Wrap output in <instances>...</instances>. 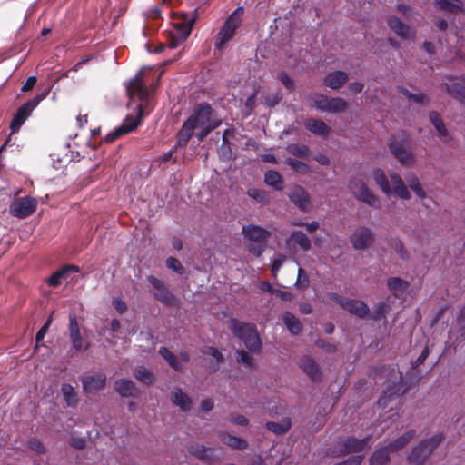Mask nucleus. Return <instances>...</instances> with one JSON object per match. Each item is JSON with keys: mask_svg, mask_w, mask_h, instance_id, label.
Masks as SVG:
<instances>
[{"mask_svg": "<svg viewBox=\"0 0 465 465\" xmlns=\"http://www.w3.org/2000/svg\"><path fill=\"white\" fill-rule=\"evenodd\" d=\"M304 126L312 134L320 136H328L331 128L322 120L308 118L304 121Z\"/></svg>", "mask_w": 465, "mask_h": 465, "instance_id": "nucleus-24", "label": "nucleus"}, {"mask_svg": "<svg viewBox=\"0 0 465 465\" xmlns=\"http://www.w3.org/2000/svg\"><path fill=\"white\" fill-rule=\"evenodd\" d=\"M282 99V96L280 92L267 94L264 95L263 103L268 107H274L277 105Z\"/></svg>", "mask_w": 465, "mask_h": 465, "instance_id": "nucleus-51", "label": "nucleus"}, {"mask_svg": "<svg viewBox=\"0 0 465 465\" xmlns=\"http://www.w3.org/2000/svg\"><path fill=\"white\" fill-rule=\"evenodd\" d=\"M235 359L239 364L252 370L255 367V361L252 355L243 349H238L235 351Z\"/></svg>", "mask_w": 465, "mask_h": 465, "instance_id": "nucleus-40", "label": "nucleus"}, {"mask_svg": "<svg viewBox=\"0 0 465 465\" xmlns=\"http://www.w3.org/2000/svg\"><path fill=\"white\" fill-rule=\"evenodd\" d=\"M61 392L66 405L70 408H76L79 399L74 388L69 383H63L61 386Z\"/></svg>", "mask_w": 465, "mask_h": 465, "instance_id": "nucleus-34", "label": "nucleus"}, {"mask_svg": "<svg viewBox=\"0 0 465 465\" xmlns=\"http://www.w3.org/2000/svg\"><path fill=\"white\" fill-rule=\"evenodd\" d=\"M113 306L120 314L127 311V305L121 298H114Z\"/></svg>", "mask_w": 465, "mask_h": 465, "instance_id": "nucleus-63", "label": "nucleus"}, {"mask_svg": "<svg viewBox=\"0 0 465 465\" xmlns=\"http://www.w3.org/2000/svg\"><path fill=\"white\" fill-rule=\"evenodd\" d=\"M348 78L347 73L341 70H336L329 73L324 77L323 84L325 86L336 90L341 87L348 81Z\"/></svg>", "mask_w": 465, "mask_h": 465, "instance_id": "nucleus-22", "label": "nucleus"}, {"mask_svg": "<svg viewBox=\"0 0 465 465\" xmlns=\"http://www.w3.org/2000/svg\"><path fill=\"white\" fill-rule=\"evenodd\" d=\"M353 196L359 202H361L370 207L380 208L381 202L379 198L370 190L368 185L361 179L351 178L348 184Z\"/></svg>", "mask_w": 465, "mask_h": 465, "instance_id": "nucleus-8", "label": "nucleus"}, {"mask_svg": "<svg viewBox=\"0 0 465 465\" xmlns=\"http://www.w3.org/2000/svg\"><path fill=\"white\" fill-rule=\"evenodd\" d=\"M364 450L360 439L355 437H348L342 442L339 450L340 456H344L351 453L361 452Z\"/></svg>", "mask_w": 465, "mask_h": 465, "instance_id": "nucleus-25", "label": "nucleus"}, {"mask_svg": "<svg viewBox=\"0 0 465 465\" xmlns=\"http://www.w3.org/2000/svg\"><path fill=\"white\" fill-rule=\"evenodd\" d=\"M387 286L396 298H401L408 290L409 282L400 277H391Z\"/></svg>", "mask_w": 465, "mask_h": 465, "instance_id": "nucleus-27", "label": "nucleus"}, {"mask_svg": "<svg viewBox=\"0 0 465 465\" xmlns=\"http://www.w3.org/2000/svg\"><path fill=\"white\" fill-rule=\"evenodd\" d=\"M279 80L289 91L294 89V81L286 72L282 71L279 74Z\"/></svg>", "mask_w": 465, "mask_h": 465, "instance_id": "nucleus-57", "label": "nucleus"}, {"mask_svg": "<svg viewBox=\"0 0 465 465\" xmlns=\"http://www.w3.org/2000/svg\"><path fill=\"white\" fill-rule=\"evenodd\" d=\"M435 6L445 13L457 15L464 13V4L461 0H435Z\"/></svg>", "mask_w": 465, "mask_h": 465, "instance_id": "nucleus-23", "label": "nucleus"}, {"mask_svg": "<svg viewBox=\"0 0 465 465\" xmlns=\"http://www.w3.org/2000/svg\"><path fill=\"white\" fill-rule=\"evenodd\" d=\"M167 43L170 48H176L183 42H180V37L178 35L176 36L174 33L170 32L167 37Z\"/></svg>", "mask_w": 465, "mask_h": 465, "instance_id": "nucleus-64", "label": "nucleus"}, {"mask_svg": "<svg viewBox=\"0 0 465 465\" xmlns=\"http://www.w3.org/2000/svg\"><path fill=\"white\" fill-rule=\"evenodd\" d=\"M166 267L178 274L184 273V267L182 265L181 262L174 257H169L166 259Z\"/></svg>", "mask_w": 465, "mask_h": 465, "instance_id": "nucleus-49", "label": "nucleus"}, {"mask_svg": "<svg viewBox=\"0 0 465 465\" xmlns=\"http://www.w3.org/2000/svg\"><path fill=\"white\" fill-rule=\"evenodd\" d=\"M141 74V72H139L129 81L126 87L128 97L134 99L136 96L140 101V104L136 107L137 114L135 116L127 115L121 126L107 134L104 139V143H113L124 134L134 131L140 124L144 115L148 114L146 110L149 104L150 92L147 85L143 81Z\"/></svg>", "mask_w": 465, "mask_h": 465, "instance_id": "nucleus-2", "label": "nucleus"}, {"mask_svg": "<svg viewBox=\"0 0 465 465\" xmlns=\"http://www.w3.org/2000/svg\"><path fill=\"white\" fill-rule=\"evenodd\" d=\"M285 163L292 168L296 173H307L310 172V167L308 164L304 163L302 161L293 158H286Z\"/></svg>", "mask_w": 465, "mask_h": 465, "instance_id": "nucleus-48", "label": "nucleus"}, {"mask_svg": "<svg viewBox=\"0 0 465 465\" xmlns=\"http://www.w3.org/2000/svg\"><path fill=\"white\" fill-rule=\"evenodd\" d=\"M286 150L289 153L296 157L307 158L310 154V148L305 144L290 143Z\"/></svg>", "mask_w": 465, "mask_h": 465, "instance_id": "nucleus-44", "label": "nucleus"}, {"mask_svg": "<svg viewBox=\"0 0 465 465\" xmlns=\"http://www.w3.org/2000/svg\"><path fill=\"white\" fill-rule=\"evenodd\" d=\"M219 437L223 443L232 447L234 450H242L248 447V443L245 440L231 435L226 431L220 432Z\"/></svg>", "mask_w": 465, "mask_h": 465, "instance_id": "nucleus-30", "label": "nucleus"}, {"mask_svg": "<svg viewBox=\"0 0 465 465\" xmlns=\"http://www.w3.org/2000/svg\"><path fill=\"white\" fill-rule=\"evenodd\" d=\"M172 401L180 407L182 411H187L192 408V401L190 397L184 393L182 389L177 388L172 393Z\"/></svg>", "mask_w": 465, "mask_h": 465, "instance_id": "nucleus-32", "label": "nucleus"}, {"mask_svg": "<svg viewBox=\"0 0 465 465\" xmlns=\"http://www.w3.org/2000/svg\"><path fill=\"white\" fill-rule=\"evenodd\" d=\"M315 344L318 348L323 350L327 353H334L337 351V346L333 343H331L323 339H318L315 341Z\"/></svg>", "mask_w": 465, "mask_h": 465, "instance_id": "nucleus-55", "label": "nucleus"}, {"mask_svg": "<svg viewBox=\"0 0 465 465\" xmlns=\"http://www.w3.org/2000/svg\"><path fill=\"white\" fill-rule=\"evenodd\" d=\"M37 206V202L35 198L25 196L14 202L10 207L11 213L20 219H25L33 214Z\"/></svg>", "mask_w": 465, "mask_h": 465, "instance_id": "nucleus-12", "label": "nucleus"}, {"mask_svg": "<svg viewBox=\"0 0 465 465\" xmlns=\"http://www.w3.org/2000/svg\"><path fill=\"white\" fill-rule=\"evenodd\" d=\"M289 242L297 244L303 252H308L312 247L311 240L302 231L299 230L292 232Z\"/></svg>", "mask_w": 465, "mask_h": 465, "instance_id": "nucleus-35", "label": "nucleus"}, {"mask_svg": "<svg viewBox=\"0 0 465 465\" xmlns=\"http://www.w3.org/2000/svg\"><path fill=\"white\" fill-rule=\"evenodd\" d=\"M310 99L314 107L320 111L328 113L330 98L327 95L319 93H312L310 95Z\"/></svg>", "mask_w": 465, "mask_h": 465, "instance_id": "nucleus-42", "label": "nucleus"}, {"mask_svg": "<svg viewBox=\"0 0 465 465\" xmlns=\"http://www.w3.org/2000/svg\"><path fill=\"white\" fill-rule=\"evenodd\" d=\"M402 373L399 371V381L389 385L388 388L383 391L382 396L378 400V405L383 409L387 408L390 401L403 395L406 392V389L402 388Z\"/></svg>", "mask_w": 465, "mask_h": 465, "instance_id": "nucleus-15", "label": "nucleus"}, {"mask_svg": "<svg viewBox=\"0 0 465 465\" xmlns=\"http://www.w3.org/2000/svg\"><path fill=\"white\" fill-rule=\"evenodd\" d=\"M295 285L300 289L306 288L309 285V278L305 271L302 268L298 270V277Z\"/></svg>", "mask_w": 465, "mask_h": 465, "instance_id": "nucleus-56", "label": "nucleus"}, {"mask_svg": "<svg viewBox=\"0 0 465 465\" xmlns=\"http://www.w3.org/2000/svg\"><path fill=\"white\" fill-rule=\"evenodd\" d=\"M429 353H430L429 347L425 346L424 349L422 350L421 353L420 354V356L415 361H411V369L414 370V369L418 368L420 365H421L425 361V360L428 358Z\"/></svg>", "mask_w": 465, "mask_h": 465, "instance_id": "nucleus-60", "label": "nucleus"}, {"mask_svg": "<svg viewBox=\"0 0 465 465\" xmlns=\"http://www.w3.org/2000/svg\"><path fill=\"white\" fill-rule=\"evenodd\" d=\"M229 420L233 424L240 426H247L249 424V420L241 414H231Z\"/></svg>", "mask_w": 465, "mask_h": 465, "instance_id": "nucleus-62", "label": "nucleus"}, {"mask_svg": "<svg viewBox=\"0 0 465 465\" xmlns=\"http://www.w3.org/2000/svg\"><path fill=\"white\" fill-rule=\"evenodd\" d=\"M242 232L246 240L254 242H265L271 235L268 230L254 224L243 225Z\"/></svg>", "mask_w": 465, "mask_h": 465, "instance_id": "nucleus-18", "label": "nucleus"}, {"mask_svg": "<svg viewBox=\"0 0 465 465\" xmlns=\"http://www.w3.org/2000/svg\"><path fill=\"white\" fill-rule=\"evenodd\" d=\"M193 23V20H191L190 22H179L174 24V28L173 33L175 34V35L180 37V42H184L190 35L192 32V25Z\"/></svg>", "mask_w": 465, "mask_h": 465, "instance_id": "nucleus-39", "label": "nucleus"}, {"mask_svg": "<svg viewBox=\"0 0 465 465\" xmlns=\"http://www.w3.org/2000/svg\"><path fill=\"white\" fill-rule=\"evenodd\" d=\"M114 389L122 398L136 397L138 394L135 383L128 379L116 380Z\"/></svg>", "mask_w": 465, "mask_h": 465, "instance_id": "nucleus-21", "label": "nucleus"}, {"mask_svg": "<svg viewBox=\"0 0 465 465\" xmlns=\"http://www.w3.org/2000/svg\"><path fill=\"white\" fill-rule=\"evenodd\" d=\"M229 328L233 335L242 341L252 353H260L262 344L254 324L242 322L235 318L230 320Z\"/></svg>", "mask_w": 465, "mask_h": 465, "instance_id": "nucleus-3", "label": "nucleus"}, {"mask_svg": "<svg viewBox=\"0 0 465 465\" xmlns=\"http://www.w3.org/2000/svg\"><path fill=\"white\" fill-rule=\"evenodd\" d=\"M388 147L401 164L411 166L414 163V153L409 148V135L405 131L401 132L399 139L395 136L391 137L388 141Z\"/></svg>", "mask_w": 465, "mask_h": 465, "instance_id": "nucleus-5", "label": "nucleus"}, {"mask_svg": "<svg viewBox=\"0 0 465 465\" xmlns=\"http://www.w3.org/2000/svg\"><path fill=\"white\" fill-rule=\"evenodd\" d=\"M221 124V119L214 116V111L210 104L205 102L197 104L176 134V147H185L195 130H198L195 136L202 142Z\"/></svg>", "mask_w": 465, "mask_h": 465, "instance_id": "nucleus-1", "label": "nucleus"}, {"mask_svg": "<svg viewBox=\"0 0 465 465\" xmlns=\"http://www.w3.org/2000/svg\"><path fill=\"white\" fill-rule=\"evenodd\" d=\"M265 427L268 430H270L277 435H282L290 430L291 420H287L282 423H278V422H274V421H268V422H266Z\"/></svg>", "mask_w": 465, "mask_h": 465, "instance_id": "nucleus-45", "label": "nucleus"}, {"mask_svg": "<svg viewBox=\"0 0 465 465\" xmlns=\"http://www.w3.org/2000/svg\"><path fill=\"white\" fill-rule=\"evenodd\" d=\"M70 340L73 344V347L77 351H82V350H86L88 348V345L84 347L83 339L81 337L80 331L70 333Z\"/></svg>", "mask_w": 465, "mask_h": 465, "instance_id": "nucleus-53", "label": "nucleus"}, {"mask_svg": "<svg viewBox=\"0 0 465 465\" xmlns=\"http://www.w3.org/2000/svg\"><path fill=\"white\" fill-rule=\"evenodd\" d=\"M391 453L387 445L377 449L369 459L370 465H387L391 460Z\"/></svg>", "mask_w": 465, "mask_h": 465, "instance_id": "nucleus-29", "label": "nucleus"}, {"mask_svg": "<svg viewBox=\"0 0 465 465\" xmlns=\"http://www.w3.org/2000/svg\"><path fill=\"white\" fill-rule=\"evenodd\" d=\"M134 377L145 385H151L154 382L153 373L143 366H138L134 370Z\"/></svg>", "mask_w": 465, "mask_h": 465, "instance_id": "nucleus-37", "label": "nucleus"}, {"mask_svg": "<svg viewBox=\"0 0 465 465\" xmlns=\"http://www.w3.org/2000/svg\"><path fill=\"white\" fill-rule=\"evenodd\" d=\"M264 182L267 185L273 187L275 190H282L283 180L281 174L273 170L266 172L264 176Z\"/></svg>", "mask_w": 465, "mask_h": 465, "instance_id": "nucleus-41", "label": "nucleus"}, {"mask_svg": "<svg viewBox=\"0 0 465 465\" xmlns=\"http://www.w3.org/2000/svg\"><path fill=\"white\" fill-rule=\"evenodd\" d=\"M72 272H78L79 267L76 265H65L62 267L51 274L47 281L48 285L52 287L60 285L61 280L66 279L67 275Z\"/></svg>", "mask_w": 465, "mask_h": 465, "instance_id": "nucleus-26", "label": "nucleus"}, {"mask_svg": "<svg viewBox=\"0 0 465 465\" xmlns=\"http://www.w3.org/2000/svg\"><path fill=\"white\" fill-rule=\"evenodd\" d=\"M52 323V317L50 316L45 324L40 328V330L37 331L35 335V342H36V348L40 345V342L44 340L50 325Z\"/></svg>", "mask_w": 465, "mask_h": 465, "instance_id": "nucleus-54", "label": "nucleus"}, {"mask_svg": "<svg viewBox=\"0 0 465 465\" xmlns=\"http://www.w3.org/2000/svg\"><path fill=\"white\" fill-rule=\"evenodd\" d=\"M28 446L29 448L37 452V453H45V448L44 446V444L42 443V441L36 438H33L29 440L28 442Z\"/></svg>", "mask_w": 465, "mask_h": 465, "instance_id": "nucleus-59", "label": "nucleus"}, {"mask_svg": "<svg viewBox=\"0 0 465 465\" xmlns=\"http://www.w3.org/2000/svg\"><path fill=\"white\" fill-rule=\"evenodd\" d=\"M330 299L339 304L350 314L357 316L359 319H365L370 313V308L366 302L361 300L343 298L336 292L330 293Z\"/></svg>", "mask_w": 465, "mask_h": 465, "instance_id": "nucleus-9", "label": "nucleus"}, {"mask_svg": "<svg viewBox=\"0 0 465 465\" xmlns=\"http://www.w3.org/2000/svg\"><path fill=\"white\" fill-rule=\"evenodd\" d=\"M148 282L154 289L153 296L156 301L166 306L175 307L180 303V300L165 286L164 282L153 275L147 277Z\"/></svg>", "mask_w": 465, "mask_h": 465, "instance_id": "nucleus-10", "label": "nucleus"}, {"mask_svg": "<svg viewBox=\"0 0 465 465\" xmlns=\"http://www.w3.org/2000/svg\"><path fill=\"white\" fill-rule=\"evenodd\" d=\"M444 438L442 433H439L412 446L406 453L407 463L409 465H425L429 457L443 441Z\"/></svg>", "mask_w": 465, "mask_h": 465, "instance_id": "nucleus-4", "label": "nucleus"}, {"mask_svg": "<svg viewBox=\"0 0 465 465\" xmlns=\"http://www.w3.org/2000/svg\"><path fill=\"white\" fill-rule=\"evenodd\" d=\"M203 352L213 357L216 360L217 363H221L224 361L223 355L215 347L209 346L206 348V350Z\"/></svg>", "mask_w": 465, "mask_h": 465, "instance_id": "nucleus-61", "label": "nucleus"}, {"mask_svg": "<svg viewBox=\"0 0 465 465\" xmlns=\"http://www.w3.org/2000/svg\"><path fill=\"white\" fill-rule=\"evenodd\" d=\"M282 321L288 331L292 335H299L302 331V325L299 319L292 312H286L282 315Z\"/></svg>", "mask_w": 465, "mask_h": 465, "instance_id": "nucleus-33", "label": "nucleus"}, {"mask_svg": "<svg viewBox=\"0 0 465 465\" xmlns=\"http://www.w3.org/2000/svg\"><path fill=\"white\" fill-rule=\"evenodd\" d=\"M390 178L395 194L403 200H409L411 198V193H409L401 177L398 173H393L390 175Z\"/></svg>", "mask_w": 465, "mask_h": 465, "instance_id": "nucleus-31", "label": "nucleus"}, {"mask_svg": "<svg viewBox=\"0 0 465 465\" xmlns=\"http://www.w3.org/2000/svg\"><path fill=\"white\" fill-rule=\"evenodd\" d=\"M350 242L355 250L364 251L370 248L373 243L374 233L370 228L361 226L351 233Z\"/></svg>", "mask_w": 465, "mask_h": 465, "instance_id": "nucleus-11", "label": "nucleus"}, {"mask_svg": "<svg viewBox=\"0 0 465 465\" xmlns=\"http://www.w3.org/2000/svg\"><path fill=\"white\" fill-rule=\"evenodd\" d=\"M430 121L437 130L440 138L449 137V132L445 126V124L437 111H431L429 114Z\"/></svg>", "mask_w": 465, "mask_h": 465, "instance_id": "nucleus-38", "label": "nucleus"}, {"mask_svg": "<svg viewBox=\"0 0 465 465\" xmlns=\"http://www.w3.org/2000/svg\"><path fill=\"white\" fill-rule=\"evenodd\" d=\"M406 180L411 190H412L419 198L424 199L426 197V193L422 189L420 183L415 174L411 173L408 175Z\"/></svg>", "mask_w": 465, "mask_h": 465, "instance_id": "nucleus-46", "label": "nucleus"}, {"mask_svg": "<svg viewBox=\"0 0 465 465\" xmlns=\"http://www.w3.org/2000/svg\"><path fill=\"white\" fill-rule=\"evenodd\" d=\"M159 354L167 361V363L175 371L182 370V364L178 361L177 357L168 348L160 347Z\"/></svg>", "mask_w": 465, "mask_h": 465, "instance_id": "nucleus-43", "label": "nucleus"}, {"mask_svg": "<svg viewBox=\"0 0 465 465\" xmlns=\"http://www.w3.org/2000/svg\"><path fill=\"white\" fill-rule=\"evenodd\" d=\"M391 245L401 259L406 260L408 258V252L400 239H393L391 242Z\"/></svg>", "mask_w": 465, "mask_h": 465, "instance_id": "nucleus-52", "label": "nucleus"}, {"mask_svg": "<svg viewBox=\"0 0 465 465\" xmlns=\"http://www.w3.org/2000/svg\"><path fill=\"white\" fill-rule=\"evenodd\" d=\"M190 454L195 456L198 460L212 464L215 462L219 457L215 454L217 449L207 448L197 442H190L187 446Z\"/></svg>", "mask_w": 465, "mask_h": 465, "instance_id": "nucleus-14", "label": "nucleus"}, {"mask_svg": "<svg viewBox=\"0 0 465 465\" xmlns=\"http://www.w3.org/2000/svg\"><path fill=\"white\" fill-rule=\"evenodd\" d=\"M299 366L312 382H319L322 380V369L312 357L309 355L302 356Z\"/></svg>", "mask_w": 465, "mask_h": 465, "instance_id": "nucleus-16", "label": "nucleus"}, {"mask_svg": "<svg viewBox=\"0 0 465 465\" xmlns=\"http://www.w3.org/2000/svg\"><path fill=\"white\" fill-rule=\"evenodd\" d=\"M83 386V391L86 395L95 394L103 390L106 384V375L99 372L93 375H82L80 377Z\"/></svg>", "mask_w": 465, "mask_h": 465, "instance_id": "nucleus-13", "label": "nucleus"}, {"mask_svg": "<svg viewBox=\"0 0 465 465\" xmlns=\"http://www.w3.org/2000/svg\"><path fill=\"white\" fill-rule=\"evenodd\" d=\"M373 179L375 181V183L381 188V190L385 194L391 193V187L388 178L382 169L376 168L373 170Z\"/></svg>", "mask_w": 465, "mask_h": 465, "instance_id": "nucleus-36", "label": "nucleus"}, {"mask_svg": "<svg viewBox=\"0 0 465 465\" xmlns=\"http://www.w3.org/2000/svg\"><path fill=\"white\" fill-rule=\"evenodd\" d=\"M347 107L348 103L344 99L341 97L330 98L328 113H342Z\"/></svg>", "mask_w": 465, "mask_h": 465, "instance_id": "nucleus-47", "label": "nucleus"}, {"mask_svg": "<svg viewBox=\"0 0 465 465\" xmlns=\"http://www.w3.org/2000/svg\"><path fill=\"white\" fill-rule=\"evenodd\" d=\"M386 307H387V305L384 302H379L376 305L375 310H374L373 313L371 314V318L374 321H380L381 319V317L384 316Z\"/></svg>", "mask_w": 465, "mask_h": 465, "instance_id": "nucleus-58", "label": "nucleus"}, {"mask_svg": "<svg viewBox=\"0 0 465 465\" xmlns=\"http://www.w3.org/2000/svg\"><path fill=\"white\" fill-rule=\"evenodd\" d=\"M290 201L301 211L306 212L311 208V198L303 187L295 185L288 193Z\"/></svg>", "mask_w": 465, "mask_h": 465, "instance_id": "nucleus-17", "label": "nucleus"}, {"mask_svg": "<svg viewBox=\"0 0 465 465\" xmlns=\"http://www.w3.org/2000/svg\"><path fill=\"white\" fill-rule=\"evenodd\" d=\"M244 12L243 7H237L226 19L223 27L215 35L214 46L218 50H222L224 45L232 39L236 30L241 25V16Z\"/></svg>", "mask_w": 465, "mask_h": 465, "instance_id": "nucleus-6", "label": "nucleus"}, {"mask_svg": "<svg viewBox=\"0 0 465 465\" xmlns=\"http://www.w3.org/2000/svg\"><path fill=\"white\" fill-rule=\"evenodd\" d=\"M387 24L389 27L399 36L404 39H410L414 37L415 34L412 32L411 27L403 23L399 17L395 15H390L387 18Z\"/></svg>", "mask_w": 465, "mask_h": 465, "instance_id": "nucleus-20", "label": "nucleus"}, {"mask_svg": "<svg viewBox=\"0 0 465 465\" xmlns=\"http://www.w3.org/2000/svg\"><path fill=\"white\" fill-rule=\"evenodd\" d=\"M47 95V92L36 94L34 98L23 104L14 114L9 128L12 133H16L24 124L25 120L31 115L33 110L43 101Z\"/></svg>", "mask_w": 465, "mask_h": 465, "instance_id": "nucleus-7", "label": "nucleus"}, {"mask_svg": "<svg viewBox=\"0 0 465 465\" xmlns=\"http://www.w3.org/2000/svg\"><path fill=\"white\" fill-rule=\"evenodd\" d=\"M247 194L260 203H266L268 201L266 193L261 189L251 188L248 190Z\"/></svg>", "mask_w": 465, "mask_h": 465, "instance_id": "nucleus-50", "label": "nucleus"}, {"mask_svg": "<svg viewBox=\"0 0 465 465\" xmlns=\"http://www.w3.org/2000/svg\"><path fill=\"white\" fill-rule=\"evenodd\" d=\"M416 436V430L411 429L403 433L401 436L398 437L394 440L391 441L387 444V447L391 450V452H396L402 450L408 443L414 439Z\"/></svg>", "mask_w": 465, "mask_h": 465, "instance_id": "nucleus-28", "label": "nucleus"}, {"mask_svg": "<svg viewBox=\"0 0 465 465\" xmlns=\"http://www.w3.org/2000/svg\"><path fill=\"white\" fill-rule=\"evenodd\" d=\"M452 82L445 84L448 94L461 103H465V74L460 78H450Z\"/></svg>", "mask_w": 465, "mask_h": 465, "instance_id": "nucleus-19", "label": "nucleus"}]
</instances>
